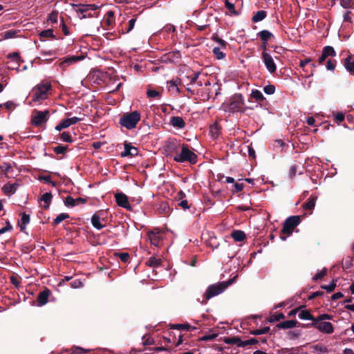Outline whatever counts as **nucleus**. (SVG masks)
<instances>
[{"mask_svg": "<svg viewBox=\"0 0 354 354\" xmlns=\"http://www.w3.org/2000/svg\"><path fill=\"white\" fill-rule=\"evenodd\" d=\"M173 159L177 162H188L190 165H195L198 161V156L190 149L188 145L183 144L178 153L174 156Z\"/></svg>", "mask_w": 354, "mask_h": 354, "instance_id": "nucleus-1", "label": "nucleus"}, {"mask_svg": "<svg viewBox=\"0 0 354 354\" xmlns=\"http://www.w3.org/2000/svg\"><path fill=\"white\" fill-rule=\"evenodd\" d=\"M232 283V279H229L227 281H222L209 286L203 295V300L201 301V304H205L209 299L222 293Z\"/></svg>", "mask_w": 354, "mask_h": 354, "instance_id": "nucleus-2", "label": "nucleus"}, {"mask_svg": "<svg viewBox=\"0 0 354 354\" xmlns=\"http://www.w3.org/2000/svg\"><path fill=\"white\" fill-rule=\"evenodd\" d=\"M243 105V95L241 93H236L229 99L227 102L223 103V106L225 111L243 113L245 111Z\"/></svg>", "mask_w": 354, "mask_h": 354, "instance_id": "nucleus-3", "label": "nucleus"}, {"mask_svg": "<svg viewBox=\"0 0 354 354\" xmlns=\"http://www.w3.org/2000/svg\"><path fill=\"white\" fill-rule=\"evenodd\" d=\"M140 120V113L138 111L124 113L120 118V124L127 129L135 128Z\"/></svg>", "mask_w": 354, "mask_h": 354, "instance_id": "nucleus-4", "label": "nucleus"}, {"mask_svg": "<svg viewBox=\"0 0 354 354\" xmlns=\"http://www.w3.org/2000/svg\"><path fill=\"white\" fill-rule=\"evenodd\" d=\"M52 88L51 84L46 82L37 85L32 90V101L38 102L48 97V93Z\"/></svg>", "mask_w": 354, "mask_h": 354, "instance_id": "nucleus-5", "label": "nucleus"}, {"mask_svg": "<svg viewBox=\"0 0 354 354\" xmlns=\"http://www.w3.org/2000/svg\"><path fill=\"white\" fill-rule=\"evenodd\" d=\"M301 216H291L287 218L281 230V234L290 236L292 234L295 228L301 223Z\"/></svg>", "mask_w": 354, "mask_h": 354, "instance_id": "nucleus-6", "label": "nucleus"}, {"mask_svg": "<svg viewBox=\"0 0 354 354\" xmlns=\"http://www.w3.org/2000/svg\"><path fill=\"white\" fill-rule=\"evenodd\" d=\"M182 145L180 140L176 138H169L165 142L164 150L167 156H172L173 154L175 156L178 153Z\"/></svg>", "mask_w": 354, "mask_h": 354, "instance_id": "nucleus-7", "label": "nucleus"}, {"mask_svg": "<svg viewBox=\"0 0 354 354\" xmlns=\"http://www.w3.org/2000/svg\"><path fill=\"white\" fill-rule=\"evenodd\" d=\"M49 114L50 113L48 110L42 111L35 109L31 118L32 124L36 127H41L48 121Z\"/></svg>", "mask_w": 354, "mask_h": 354, "instance_id": "nucleus-8", "label": "nucleus"}, {"mask_svg": "<svg viewBox=\"0 0 354 354\" xmlns=\"http://www.w3.org/2000/svg\"><path fill=\"white\" fill-rule=\"evenodd\" d=\"M104 210H99L93 214L91 217V224L97 230H102L106 226V214Z\"/></svg>", "mask_w": 354, "mask_h": 354, "instance_id": "nucleus-9", "label": "nucleus"}, {"mask_svg": "<svg viewBox=\"0 0 354 354\" xmlns=\"http://www.w3.org/2000/svg\"><path fill=\"white\" fill-rule=\"evenodd\" d=\"M308 327H314L317 328L319 332L326 334H332L334 332V328L330 322H319L314 320L310 324H307Z\"/></svg>", "mask_w": 354, "mask_h": 354, "instance_id": "nucleus-10", "label": "nucleus"}, {"mask_svg": "<svg viewBox=\"0 0 354 354\" xmlns=\"http://www.w3.org/2000/svg\"><path fill=\"white\" fill-rule=\"evenodd\" d=\"M262 59L267 70L273 74L277 71V66L274 62V59L270 54L267 52H262Z\"/></svg>", "mask_w": 354, "mask_h": 354, "instance_id": "nucleus-11", "label": "nucleus"}, {"mask_svg": "<svg viewBox=\"0 0 354 354\" xmlns=\"http://www.w3.org/2000/svg\"><path fill=\"white\" fill-rule=\"evenodd\" d=\"M84 59V55H72L66 57L63 59V60L59 62V66L63 70H66V67L73 64L79 61H81Z\"/></svg>", "mask_w": 354, "mask_h": 354, "instance_id": "nucleus-12", "label": "nucleus"}, {"mask_svg": "<svg viewBox=\"0 0 354 354\" xmlns=\"http://www.w3.org/2000/svg\"><path fill=\"white\" fill-rule=\"evenodd\" d=\"M71 6L74 8H76V9H75L76 12H84L86 11H89L91 12H92V11L95 12L100 8L99 6H97L96 4H82V3L75 4V3H73V4H71Z\"/></svg>", "mask_w": 354, "mask_h": 354, "instance_id": "nucleus-13", "label": "nucleus"}, {"mask_svg": "<svg viewBox=\"0 0 354 354\" xmlns=\"http://www.w3.org/2000/svg\"><path fill=\"white\" fill-rule=\"evenodd\" d=\"M116 203L118 206L131 210V207L129 205L128 197L123 193H117L115 194Z\"/></svg>", "mask_w": 354, "mask_h": 354, "instance_id": "nucleus-14", "label": "nucleus"}, {"mask_svg": "<svg viewBox=\"0 0 354 354\" xmlns=\"http://www.w3.org/2000/svg\"><path fill=\"white\" fill-rule=\"evenodd\" d=\"M337 55L335 49L333 47L330 46H326L323 48L322 53L321 56L318 59L319 64H322L328 58V57H334Z\"/></svg>", "mask_w": 354, "mask_h": 354, "instance_id": "nucleus-15", "label": "nucleus"}, {"mask_svg": "<svg viewBox=\"0 0 354 354\" xmlns=\"http://www.w3.org/2000/svg\"><path fill=\"white\" fill-rule=\"evenodd\" d=\"M64 202L66 206L73 207L77 205L86 203L87 199L81 197L73 198L71 196H68L65 198Z\"/></svg>", "mask_w": 354, "mask_h": 354, "instance_id": "nucleus-16", "label": "nucleus"}, {"mask_svg": "<svg viewBox=\"0 0 354 354\" xmlns=\"http://www.w3.org/2000/svg\"><path fill=\"white\" fill-rule=\"evenodd\" d=\"M124 150L121 153L122 157L130 156L133 157L138 154V150L136 147L131 145L129 142H124Z\"/></svg>", "mask_w": 354, "mask_h": 354, "instance_id": "nucleus-17", "label": "nucleus"}, {"mask_svg": "<svg viewBox=\"0 0 354 354\" xmlns=\"http://www.w3.org/2000/svg\"><path fill=\"white\" fill-rule=\"evenodd\" d=\"M50 294L51 291L47 288H45V289L43 291L40 292L37 297L38 306H42L46 304L47 302L48 301V297L50 295Z\"/></svg>", "mask_w": 354, "mask_h": 354, "instance_id": "nucleus-18", "label": "nucleus"}, {"mask_svg": "<svg viewBox=\"0 0 354 354\" xmlns=\"http://www.w3.org/2000/svg\"><path fill=\"white\" fill-rule=\"evenodd\" d=\"M225 7L227 10V14L231 16H238L239 11L235 8V3L230 0H225Z\"/></svg>", "mask_w": 354, "mask_h": 354, "instance_id": "nucleus-19", "label": "nucleus"}, {"mask_svg": "<svg viewBox=\"0 0 354 354\" xmlns=\"http://www.w3.org/2000/svg\"><path fill=\"white\" fill-rule=\"evenodd\" d=\"M344 66L351 75H354V57L352 55L348 56L344 60Z\"/></svg>", "mask_w": 354, "mask_h": 354, "instance_id": "nucleus-20", "label": "nucleus"}, {"mask_svg": "<svg viewBox=\"0 0 354 354\" xmlns=\"http://www.w3.org/2000/svg\"><path fill=\"white\" fill-rule=\"evenodd\" d=\"M170 124L177 129H183L186 125L183 118L179 116H172L170 118Z\"/></svg>", "mask_w": 354, "mask_h": 354, "instance_id": "nucleus-21", "label": "nucleus"}, {"mask_svg": "<svg viewBox=\"0 0 354 354\" xmlns=\"http://www.w3.org/2000/svg\"><path fill=\"white\" fill-rule=\"evenodd\" d=\"M298 324L296 320H287L277 324L276 327L279 329L292 328L297 326Z\"/></svg>", "mask_w": 354, "mask_h": 354, "instance_id": "nucleus-22", "label": "nucleus"}, {"mask_svg": "<svg viewBox=\"0 0 354 354\" xmlns=\"http://www.w3.org/2000/svg\"><path fill=\"white\" fill-rule=\"evenodd\" d=\"M317 199V196L311 195L307 199L306 202L305 203H304L303 208L305 210L312 211L314 209L315 206V203H316Z\"/></svg>", "mask_w": 354, "mask_h": 354, "instance_id": "nucleus-23", "label": "nucleus"}, {"mask_svg": "<svg viewBox=\"0 0 354 354\" xmlns=\"http://www.w3.org/2000/svg\"><path fill=\"white\" fill-rule=\"evenodd\" d=\"M231 236L236 242L243 241L246 239L245 233L239 230H233Z\"/></svg>", "mask_w": 354, "mask_h": 354, "instance_id": "nucleus-24", "label": "nucleus"}, {"mask_svg": "<svg viewBox=\"0 0 354 354\" xmlns=\"http://www.w3.org/2000/svg\"><path fill=\"white\" fill-rule=\"evenodd\" d=\"M18 187H19V185L16 183H8V184H6L3 185L2 189L6 195H10V194H14L16 192Z\"/></svg>", "mask_w": 354, "mask_h": 354, "instance_id": "nucleus-25", "label": "nucleus"}, {"mask_svg": "<svg viewBox=\"0 0 354 354\" xmlns=\"http://www.w3.org/2000/svg\"><path fill=\"white\" fill-rule=\"evenodd\" d=\"M52 198L53 195L51 194L50 192H46L41 196L40 201H44V204L42 206V208L46 210L49 208L50 205L51 203Z\"/></svg>", "mask_w": 354, "mask_h": 354, "instance_id": "nucleus-26", "label": "nucleus"}, {"mask_svg": "<svg viewBox=\"0 0 354 354\" xmlns=\"http://www.w3.org/2000/svg\"><path fill=\"white\" fill-rule=\"evenodd\" d=\"M223 342L227 344H236L238 347H241L240 345L242 342L241 337L238 336L225 337Z\"/></svg>", "mask_w": 354, "mask_h": 354, "instance_id": "nucleus-27", "label": "nucleus"}, {"mask_svg": "<svg viewBox=\"0 0 354 354\" xmlns=\"http://www.w3.org/2000/svg\"><path fill=\"white\" fill-rule=\"evenodd\" d=\"M181 84V80L180 78L176 77V79H172L170 81L167 82V84H169V91L175 90L178 93H180V91L178 88V86Z\"/></svg>", "mask_w": 354, "mask_h": 354, "instance_id": "nucleus-28", "label": "nucleus"}, {"mask_svg": "<svg viewBox=\"0 0 354 354\" xmlns=\"http://www.w3.org/2000/svg\"><path fill=\"white\" fill-rule=\"evenodd\" d=\"M30 222V216L25 212L21 214V221L18 223V225L20 227L21 232H24L26 226Z\"/></svg>", "mask_w": 354, "mask_h": 354, "instance_id": "nucleus-29", "label": "nucleus"}, {"mask_svg": "<svg viewBox=\"0 0 354 354\" xmlns=\"http://www.w3.org/2000/svg\"><path fill=\"white\" fill-rule=\"evenodd\" d=\"M149 239H150V241L151 244L153 245L158 247L160 242L162 239L161 236L158 234V233H155L153 232H150L148 234Z\"/></svg>", "mask_w": 354, "mask_h": 354, "instance_id": "nucleus-30", "label": "nucleus"}, {"mask_svg": "<svg viewBox=\"0 0 354 354\" xmlns=\"http://www.w3.org/2000/svg\"><path fill=\"white\" fill-rule=\"evenodd\" d=\"M267 17V12L265 10L257 11L252 17V21L257 23L263 20Z\"/></svg>", "mask_w": 354, "mask_h": 354, "instance_id": "nucleus-31", "label": "nucleus"}, {"mask_svg": "<svg viewBox=\"0 0 354 354\" xmlns=\"http://www.w3.org/2000/svg\"><path fill=\"white\" fill-rule=\"evenodd\" d=\"M180 54L179 51L171 52V53H169L167 54H165L164 55H162L161 57V60L165 62H167L168 61L171 62V61H173V59L174 57L178 58V57H180Z\"/></svg>", "mask_w": 354, "mask_h": 354, "instance_id": "nucleus-32", "label": "nucleus"}, {"mask_svg": "<svg viewBox=\"0 0 354 354\" xmlns=\"http://www.w3.org/2000/svg\"><path fill=\"white\" fill-rule=\"evenodd\" d=\"M7 58L11 59L13 62H15V64L17 65V67H19L20 64L24 62V60H22L21 58L19 53L17 52L8 54Z\"/></svg>", "mask_w": 354, "mask_h": 354, "instance_id": "nucleus-33", "label": "nucleus"}, {"mask_svg": "<svg viewBox=\"0 0 354 354\" xmlns=\"http://www.w3.org/2000/svg\"><path fill=\"white\" fill-rule=\"evenodd\" d=\"M162 263V260L160 258H156L155 257H150L147 261L146 262V265L152 268L159 267Z\"/></svg>", "mask_w": 354, "mask_h": 354, "instance_id": "nucleus-34", "label": "nucleus"}, {"mask_svg": "<svg viewBox=\"0 0 354 354\" xmlns=\"http://www.w3.org/2000/svg\"><path fill=\"white\" fill-rule=\"evenodd\" d=\"M78 14V18L80 19H86V18H97L98 17V15H99V12H89V11H86V12H77Z\"/></svg>", "mask_w": 354, "mask_h": 354, "instance_id": "nucleus-35", "label": "nucleus"}, {"mask_svg": "<svg viewBox=\"0 0 354 354\" xmlns=\"http://www.w3.org/2000/svg\"><path fill=\"white\" fill-rule=\"evenodd\" d=\"M258 36L261 38L262 41H264V43L268 42V40H270L272 37H274L272 33L269 32L267 30H263L258 32Z\"/></svg>", "mask_w": 354, "mask_h": 354, "instance_id": "nucleus-36", "label": "nucleus"}, {"mask_svg": "<svg viewBox=\"0 0 354 354\" xmlns=\"http://www.w3.org/2000/svg\"><path fill=\"white\" fill-rule=\"evenodd\" d=\"M298 317L301 319L312 320L313 322L315 320V317H314L313 315H312V314L308 310H301L298 315Z\"/></svg>", "mask_w": 354, "mask_h": 354, "instance_id": "nucleus-37", "label": "nucleus"}, {"mask_svg": "<svg viewBox=\"0 0 354 354\" xmlns=\"http://www.w3.org/2000/svg\"><path fill=\"white\" fill-rule=\"evenodd\" d=\"M83 119L81 118L77 117H73L71 118H66L63 120V124L65 125L66 128L69 127L72 124H75L80 121H82Z\"/></svg>", "mask_w": 354, "mask_h": 354, "instance_id": "nucleus-38", "label": "nucleus"}, {"mask_svg": "<svg viewBox=\"0 0 354 354\" xmlns=\"http://www.w3.org/2000/svg\"><path fill=\"white\" fill-rule=\"evenodd\" d=\"M209 133L214 138H216L221 133V127L217 123H214L209 129Z\"/></svg>", "mask_w": 354, "mask_h": 354, "instance_id": "nucleus-39", "label": "nucleus"}, {"mask_svg": "<svg viewBox=\"0 0 354 354\" xmlns=\"http://www.w3.org/2000/svg\"><path fill=\"white\" fill-rule=\"evenodd\" d=\"M251 97L257 102H262L266 100L262 93L257 89L252 91Z\"/></svg>", "mask_w": 354, "mask_h": 354, "instance_id": "nucleus-40", "label": "nucleus"}, {"mask_svg": "<svg viewBox=\"0 0 354 354\" xmlns=\"http://www.w3.org/2000/svg\"><path fill=\"white\" fill-rule=\"evenodd\" d=\"M69 214L67 213H61L59 214L53 221V225L57 226L58 224H59L61 222H62L64 220L68 218Z\"/></svg>", "mask_w": 354, "mask_h": 354, "instance_id": "nucleus-41", "label": "nucleus"}, {"mask_svg": "<svg viewBox=\"0 0 354 354\" xmlns=\"http://www.w3.org/2000/svg\"><path fill=\"white\" fill-rule=\"evenodd\" d=\"M285 318V315L283 313H278V314H274V315H271L266 320V322H278L281 319H283Z\"/></svg>", "mask_w": 354, "mask_h": 354, "instance_id": "nucleus-42", "label": "nucleus"}, {"mask_svg": "<svg viewBox=\"0 0 354 354\" xmlns=\"http://www.w3.org/2000/svg\"><path fill=\"white\" fill-rule=\"evenodd\" d=\"M39 37L41 39L46 37H51L53 39L56 38L55 35L53 34V30L52 29H47L41 31L39 33Z\"/></svg>", "mask_w": 354, "mask_h": 354, "instance_id": "nucleus-43", "label": "nucleus"}, {"mask_svg": "<svg viewBox=\"0 0 354 354\" xmlns=\"http://www.w3.org/2000/svg\"><path fill=\"white\" fill-rule=\"evenodd\" d=\"M171 329H178V330H189L192 328L191 326L188 324H170Z\"/></svg>", "mask_w": 354, "mask_h": 354, "instance_id": "nucleus-44", "label": "nucleus"}, {"mask_svg": "<svg viewBox=\"0 0 354 354\" xmlns=\"http://www.w3.org/2000/svg\"><path fill=\"white\" fill-rule=\"evenodd\" d=\"M301 347L297 348H283L281 350V354H299Z\"/></svg>", "mask_w": 354, "mask_h": 354, "instance_id": "nucleus-45", "label": "nucleus"}, {"mask_svg": "<svg viewBox=\"0 0 354 354\" xmlns=\"http://www.w3.org/2000/svg\"><path fill=\"white\" fill-rule=\"evenodd\" d=\"M212 39L213 41L217 42L221 46V47L222 48H225L227 45V43L225 40H223L221 38H220L216 33H214L212 35Z\"/></svg>", "mask_w": 354, "mask_h": 354, "instance_id": "nucleus-46", "label": "nucleus"}, {"mask_svg": "<svg viewBox=\"0 0 354 354\" xmlns=\"http://www.w3.org/2000/svg\"><path fill=\"white\" fill-rule=\"evenodd\" d=\"M270 331V327L266 326L263 328L250 330V333L253 335H260L268 333Z\"/></svg>", "mask_w": 354, "mask_h": 354, "instance_id": "nucleus-47", "label": "nucleus"}, {"mask_svg": "<svg viewBox=\"0 0 354 354\" xmlns=\"http://www.w3.org/2000/svg\"><path fill=\"white\" fill-rule=\"evenodd\" d=\"M339 3L345 9L354 8V0H339Z\"/></svg>", "mask_w": 354, "mask_h": 354, "instance_id": "nucleus-48", "label": "nucleus"}, {"mask_svg": "<svg viewBox=\"0 0 354 354\" xmlns=\"http://www.w3.org/2000/svg\"><path fill=\"white\" fill-rule=\"evenodd\" d=\"M212 53L218 59H222L225 57V53L221 51L220 47H214L212 50Z\"/></svg>", "mask_w": 354, "mask_h": 354, "instance_id": "nucleus-49", "label": "nucleus"}, {"mask_svg": "<svg viewBox=\"0 0 354 354\" xmlns=\"http://www.w3.org/2000/svg\"><path fill=\"white\" fill-rule=\"evenodd\" d=\"M60 138L62 141L71 143L73 142L71 135L68 132H63L59 134Z\"/></svg>", "mask_w": 354, "mask_h": 354, "instance_id": "nucleus-50", "label": "nucleus"}, {"mask_svg": "<svg viewBox=\"0 0 354 354\" xmlns=\"http://www.w3.org/2000/svg\"><path fill=\"white\" fill-rule=\"evenodd\" d=\"M321 288L326 290L328 292H331L336 288V280H333L329 285H322Z\"/></svg>", "mask_w": 354, "mask_h": 354, "instance_id": "nucleus-51", "label": "nucleus"}, {"mask_svg": "<svg viewBox=\"0 0 354 354\" xmlns=\"http://www.w3.org/2000/svg\"><path fill=\"white\" fill-rule=\"evenodd\" d=\"M68 150V146L58 145L53 148V151L57 154H64Z\"/></svg>", "mask_w": 354, "mask_h": 354, "instance_id": "nucleus-52", "label": "nucleus"}, {"mask_svg": "<svg viewBox=\"0 0 354 354\" xmlns=\"http://www.w3.org/2000/svg\"><path fill=\"white\" fill-rule=\"evenodd\" d=\"M147 96L149 98H160V93L152 89H148L147 91Z\"/></svg>", "mask_w": 354, "mask_h": 354, "instance_id": "nucleus-53", "label": "nucleus"}, {"mask_svg": "<svg viewBox=\"0 0 354 354\" xmlns=\"http://www.w3.org/2000/svg\"><path fill=\"white\" fill-rule=\"evenodd\" d=\"M39 180H44V181H45L46 183L52 185L53 187H55V186H56V185H57V183H56V182L53 181V180H51V176H49V175H46V176H39Z\"/></svg>", "mask_w": 354, "mask_h": 354, "instance_id": "nucleus-54", "label": "nucleus"}, {"mask_svg": "<svg viewBox=\"0 0 354 354\" xmlns=\"http://www.w3.org/2000/svg\"><path fill=\"white\" fill-rule=\"evenodd\" d=\"M17 32L15 30H9L3 32V37L4 39H8L15 37Z\"/></svg>", "mask_w": 354, "mask_h": 354, "instance_id": "nucleus-55", "label": "nucleus"}, {"mask_svg": "<svg viewBox=\"0 0 354 354\" xmlns=\"http://www.w3.org/2000/svg\"><path fill=\"white\" fill-rule=\"evenodd\" d=\"M337 61L335 59L330 58L327 61L326 67L328 71H333L335 68Z\"/></svg>", "mask_w": 354, "mask_h": 354, "instance_id": "nucleus-56", "label": "nucleus"}, {"mask_svg": "<svg viewBox=\"0 0 354 354\" xmlns=\"http://www.w3.org/2000/svg\"><path fill=\"white\" fill-rule=\"evenodd\" d=\"M327 274V269L324 268L319 272H317L313 277V281H317L319 279H322L324 277H325Z\"/></svg>", "mask_w": 354, "mask_h": 354, "instance_id": "nucleus-57", "label": "nucleus"}, {"mask_svg": "<svg viewBox=\"0 0 354 354\" xmlns=\"http://www.w3.org/2000/svg\"><path fill=\"white\" fill-rule=\"evenodd\" d=\"M115 256L119 257L120 260L124 263L128 262L130 259V255L127 252L116 253Z\"/></svg>", "mask_w": 354, "mask_h": 354, "instance_id": "nucleus-58", "label": "nucleus"}, {"mask_svg": "<svg viewBox=\"0 0 354 354\" xmlns=\"http://www.w3.org/2000/svg\"><path fill=\"white\" fill-rule=\"evenodd\" d=\"M258 343V340L256 338H251L250 339L242 341L241 344H240L241 347H245L249 345H254Z\"/></svg>", "mask_w": 354, "mask_h": 354, "instance_id": "nucleus-59", "label": "nucleus"}, {"mask_svg": "<svg viewBox=\"0 0 354 354\" xmlns=\"http://www.w3.org/2000/svg\"><path fill=\"white\" fill-rule=\"evenodd\" d=\"M11 169H12V166H11L10 163H9V162H3L2 164L0 165V169L3 173L6 174V173L10 172Z\"/></svg>", "mask_w": 354, "mask_h": 354, "instance_id": "nucleus-60", "label": "nucleus"}, {"mask_svg": "<svg viewBox=\"0 0 354 354\" xmlns=\"http://www.w3.org/2000/svg\"><path fill=\"white\" fill-rule=\"evenodd\" d=\"M263 91L268 95H272L275 92V86L272 84H268L263 87Z\"/></svg>", "mask_w": 354, "mask_h": 354, "instance_id": "nucleus-61", "label": "nucleus"}, {"mask_svg": "<svg viewBox=\"0 0 354 354\" xmlns=\"http://www.w3.org/2000/svg\"><path fill=\"white\" fill-rule=\"evenodd\" d=\"M333 319V316L328 314H322L315 318V320L322 322L324 320H330Z\"/></svg>", "mask_w": 354, "mask_h": 354, "instance_id": "nucleus-62", "label": "nucleus"}, {"mask_svg": "<svg viewBox=\"0 0 354 354\" xmlns=\"http://www.w3.org/2000/svg\"><path fill=\"white\" fill-rule=\"evenodd\" d=\"M142 340H143V345H145V346L152 345L154 344L153 339L147 335H144L142 337Z\"/></svg>", "mask_w": 354, "mask_h": 354, "instance_id": "nucleus-63", "label": "nucleus"}, {"mask_svg": "<svg viewBox=\"0 0 354 354\" xmlns=\"http://www.w3.org/2000/svg\"><path fill=\"white\" fill-rule=\"evenodd\" d=\"M233 187L234 189L232 190L234 193H237L241 192L244 188L243 183H234Z\"/></svg>", "mask_w": 354, "mask_h": 354, "instance_id": "nucleus-64", "label": "nucleus"}]
</instances>
